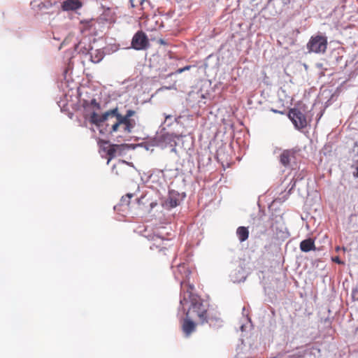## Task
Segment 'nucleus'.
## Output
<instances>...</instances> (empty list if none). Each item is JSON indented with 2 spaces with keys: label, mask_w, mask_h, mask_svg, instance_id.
<instances>
[{
  "label": "nucleus",
  "mask_w": 358,
  "mask_h": 358,
  "mask_svg": "<svg viewBox=\"0 0 358 358\" xmlns=\"http://www.w3.org/2000/svg\"><path fill=\"white\" fill-rule=\"evenodd\" d=\"M295 154L296 151L293 149L283 150L279 157L280 164L285 167L289 166L291 162L295 159Z\"/></svg>",
  "instance_id": "10"
},
{
  "label": "nucleus",
  "mask_w": 358,
  "mask_h": 358,
  "mask_svg": "<svg viewBox=\"0 0 358 358\" xmlns=\"http://www.w3.org/2000/svg\"><path fill=\"white\" fill-rule=\"evenodd\" d=\"M331 260H332L334 262H335V263H336V264H338L343 265V264H345V263H344V262L341 261V260L340 259L339 257H338V256H336V257H332V258H331Z\"/></svg>",
  "instance_id": "20"
},
{
  "label": "nucleus",
  "mask_w": 358,
  "mask_h": 358,
  "mask_svg": "<svg viewBox=\"0 0 358 358\" xmlns=\"http://www.w3.org/2000/svg\"><path fill=\"white\" fill-rule=\"evenodd\" d=\"M120 148V145L116 144H113L108 148L107 150V155L109 156L108 162L115 157V153Z\"/></svg>",
  "instance_id": "17"
},
{
  "label": "nucleus",
  "mask_w": 358,
  "mask_h": 358,
  "mask_svg": "<svg viewBox=\"0 0 358 358\" xmlns=\"http://www.w3.org/2000/svg\"><path fill=\"white\" fill-rule=\"evenodd\" d=\"M300 249L304 252H308L311 250H315L314 240L312 238H307L302 241L300 243Z\"/></svg>",
  "instance_id": "13"
},
{
  "label": "nucleus",
  "mask_w": 358,
  "mask_h": 358,
  "mask_svg": "<svg viewBox=\"0 0 358 358\" xmlns=\"http://www.w3.org/2000/svg\"><path fill=\"white\" fill-rule=\"evenodd\" d=\"M237 236L241 242H243L248 238L249 231L247 227H239L236 230Z\"/></svg>",
  "instance_id": "15"
},
{
  "label": "nucleus",
  "mask_w": 358,
  "mask_h": 358,
  "mask_svg": "<svg viewBox=\"0 0 358 358\" xmlns=\"http://www.w3.org/2000/svg\"><path fill=\"white\" fill-rule=\"evenodd\" d=\"M288 117L295 127L299 129H303L307 126L306 117L300 108H291L289 111Z\"/></svg>",
  "instance_id": "3"
},
{
  "label": "nucleus",
  "mask_w": 358,
  "mask_h": 358,
  "mask_svg": "<svg viewBox=\"0 0 358 358\" xmlns=\"http://www.w3.org/2000/svg\"><path fill=\"white\" fill-rule=\"evenodd\" d=\"M134 196V194L128 193L125 196H122L120 200V206L129 207L130 200Z\"/></svg>",
  "instance_id": "18"
},
{
  "label": "nucleus",
  "mask_w": 358,
  "mask_h": 358,
  "mask_svg": "<svg viewBox=\"0 0 358 358\" xmlns=\"http://www.w3.org/2000/svg\"><path fill=\"white\" fill-rule=\"evenodd\" d=\"M145 237L154 243L150 246L151 250H158L159 255H167L169 252V248L165 245L164 240L159 236L152 234L145 235Z\"/></svg>",
  "instance_id": "7"
},
{
  "label": "nucleus",
  "mask_w": 358,
  "mask_h": 358,
  "mask_svg": "<svg viewBox=\"0 0 358 358\" xmlns=\"http://www.w3.org/2000/svg\"><path fill=\"white\" fill-rule=\"evenodd\" d=\"M194 318L186 315L181 321V329L186 337H189L196 331V324L193 321Z\"/></svg>",
  "instance_id": "9"
},
{
  "label": "nucleus",
  "mask_w": 358,
  "mask_h": 358,
  "mask_svg": "<svg viewBox=\"0 0 358 358\" xmlns=\"http://www.w3.org/2000/svg\"><path fill=\"white\" fill-rule=\"evenodd\" d=\"M103 52L99 50H96L91 53V61L94 63H99L103 58Z\"/></svg>",
  "instance_id": "16"
},
{
  "label": "nucleus",
  "mask_w": 358,
  "mask_h": 358,
  "mask_svg": "<svg viewBox=\"0 0 358 358\" xmlns=\"http://www.w3.org/2000/svg\"><path fill=\"white\" fill-rule=\"evenodd\" d=\"M341 250V248L339 246L336 248V250L338 252Z\"/></svg>",
  "instance_id": "26"
},
{
  "label": "nucleus",
  "mask_w": 358,
  "mask_h": 358,
  "mask_svg": "<svg viewBox=\"0 0 358 358\" xmlns=\"http://www.w3.org/2000/svg\"><path fill=\"white\" fill-rule=\"evenodd\" d=\"M181 299L180 303L184 306L188 300L190 301V306L186 313L187 316L192 318H198L201 324L207 321L208 307L203 303V301L196 294L192 293L194 287L186 281H182Z\"/></svg>",
  "instance_id": "1"
},
{
  "label": "nucleus",
  "mask_w": 358,
  "mask_h": 358,
  "mask_svg": "<svg viewBox=\"0 0 358 358\" xmlns=\"http://www.w3.org/2000/svg\"><path fill=\"white\" fill-rule=\"evenodd\" d=\"M129 165V163L124 160L119 161L116 164H114L112 169L113 173L117 176H123L126 173V166Z\"/></svg>",
  "instance_id": "12"
},
{
  "label": "nucleus",
  "mask_w": 358,
  "mask_h": 358,
  "mask_svg": "<svg viewBox=\"0 0 358 358\" xmlns=\"http://www.w3.org/2000/svg\"><path fill=\"white\" fill-rule=\"evenodd\" d=\"M206 322L208 323L210 327L218 329L222 327V321L217 315H211L207 316V321Z\"/></svg>",
  "instance_id": "14"
},
{
  "label": "nucleus",
  "mask_w": 358,
  "mask_h": 358,
  "mask_svg": "<svg viewBox=\"0 0 358 358\" xmlns=\"http://www.w3.org/2000/svg\"><path fill=\"white\" fill-rule=\"evenodd\" d=\"M90 105L95 107L96 109H100V104L96 101L95 99L91 100Z\"/></svg>",
  "instance_id": "21"
},
{
  "label": "nucleus",
  "mask_w": 358,
  "mask_h": 358,
  "mask_svg": "<svg viewBox=\"0 0 358 358\" xmlns=\"http://www.w3.org/2000/svg\"><path fill=\"white\" fill-rule=\"evenodd\" d=\"M189 69V66H185V68H183V69H179V70H178V71H179L180 73H181V72L184 71L185 70H187V69Z\"/></svg>",
  "instance_id": "25"
},
{
  "label": "nucleus",
  "mask_w": 358,
  "mask_h": 358,
  "mask_svg": "<svg viewBox=\"0 0 358 358\" xmlns=\"http://www.w3.org/2000/svg\"><path fill=\"white\" fill-rule=\"evenodd\" d=\"M129 1L132 8L140 6L141 7V10L144 9L143 3L145 1V0H129Z\"/></svg>",
  "instance_id": "19"
},
{
  "label": "nucleus",
  "mask_w": 358,
  "mask_h": 358,
  "mask_svg": "<svg viewBox=\"0 0 358 358\" xmlns=\"http://www.w3.org/2000/svg\"><path fill=\"white\" fill-rule=\"evenodd\" d=\"M131 48L136 50H146L149 46V39L143 31H138L131 40Z\"/></svg>",
  "instance_id": "5"
},
{
  "label": "nucleus",
  "mask_w": 358,
  "mask_h": 358,
  "mask_svg": "<svg viewBox=\"0 0 358 358\" xmlns=\"http://www.w3.org/2000/svg\"><path fill=\"white\" fill-rule=\"evenodd\" d=\"M118 120L119 118L117 115H113V120L110 122V125L109 128L106 129L108 133L113 136L115 135V134L120 133V134L116 135L115 136L117 138H122L124 137L125 135L129 134L132 131L134 128H129V129L128 130L125 128L124 124H123L122 123L119 124L116 129L114 128L115 124L117 123Z\"/></svg>",
  "instance_id": "6"
},
{
  "label": "nucleus",
  "mask_w": 358,
  "mask_h": 358,
  "mask_svg": "<svg viewBox=\"0 0 358 358\" xmlns=\"http://www.w3.org/2000/svg\"><path fill=\"white\" fill-rule=\"evenodd\" d=\"M83 3L80 0H66L62 3V8L65 11L76 10L82 7Z\"/></svg>",
  "instance_id": "11"
},
{
  "label": "nucleus",
  "mask_w": 358,
  "mask_h": 358,
  "mask_svg": "<svg viewBox=\"0 0 358 358\" xmlns=\"http://www.w3.org/2000/svg\"><path fill=\"white\" fill-rule=\"evenodd\" d=\"M158 43L163 45H166L168 44L166 41H164V39H162V38L158 40Z\"/></svg>",
  "instance_id": "24"
},
{
  "label": "nucleus",
  "mask_w": 358,
  "mask_h": 358,
  "mask_svg": "<svg viewBox=\"0 0 358 358\" xmlns=\"http://www.w3.org/2000/svg\"><path fill=\"white\" fill-rule=\"evenodd\" d=\"M115 113L116 110L113 109L105 112L102 115H99L96 113L93 112L90 115V121L91 123L96 126H100L103 122H106V127L108 129L110 125V122L113 120V115Z\"/></svg>",
  "instance_id": "4"
},
{
  "label": "nucleus",
  "mask_w": 358,
  "mask_h": 358,
  "mask_svg": "<svg viewBox=\"0 0 358 358\" xmlns=\"http://www.w3.org/2000/svg\"><path fill=\"white\" fill-rule=\"evenodd\" d=\"M113 110H115L116 113L113 114V115H117L119 120L117 123L115 124L114 128H117L119 124L122 123L124 124L125 128L127 129H129V128H134L136 126V122L131 117L135 114V111L133 110H128L124 115H122L119 113L118 108H115Z\"/></svg>",
  "instance_id": "8"
},
{
  "label": "nucleus",
  "mask_w": 358,
  "mask_h": 358,
  "mask_svg": "<svg viewBox=\"0 0 358 358\" xmlns=\"http://www.w3.org/2000/svg\"><path fill=\"white\" fill-rule=\"evenodd\" d=\"M327 38L322 35H316L310 37L306 47L308 52L315 54H324L327 49Z\"/></svg>",
  "instance_id": "2"
},
{
  "label": "nucleus",
  "mask_w": 358,
  "mask_h": 358,
  "mask_svg": "<svg viewBox=\"0 0 358 358\" xmlns=\"http://www.w3.org/2000/svg\"><path fill=\"white\" fill-rule=\"evenodd\" d=\"M145 199V196H141V198H138L136 199L137 201V203L139 206H141V205H144V203H143V200Z\"/></svg>",
  "instance_id": "22"
},
{
  "label": "nucleus",
  "mask_w": 358,
  "mask_h": 358,
  "mask_svg": "<svg viewBox=\"0 0 358 358\" xmlns=\"http://www.w3.org/2000/svg\"><path fill=\"white\" fill-rule=\"evenodd\" d=\"M353 176L356 178H358V161L357 162L355 171L353 172Z\"/></svg>",
  "instance_id": "23"
}]
</instances>
